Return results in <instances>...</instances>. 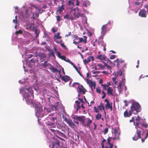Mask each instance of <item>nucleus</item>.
Returning <instances> with one entry per match:
<instances>
[{
	"label": "nucleus",
	"instance_id": "obj_1",
	"mask_svg": "<svg viewBox=\"0 0 148 148\" xmlns=\"http://www.w3.org/2000/svg\"><path fill=\"white\" fill-rule=\"evenodd\" d=\"M57 118L56 113H54L49 114L45 119L46 120H47L45 123L46 126L49 128L53 127L57 121Z\"/></svg>",
	"mask_w": 148,
	"mask_h": 148
},
{
	"label": "nucleus",
	"instance_id": "obj_2",
	"mask_svg": "<svg viewBox=\"0 0 148 148\" xmlns=\"http://www.w3.org/2000/svg\"><path fill=\"white\" fill-rule=\"evenodd\" d=\"M24 91L25 92L23 94V98L25 99L26 103L28 104L32 103L34 98L33 93H31V95H30L29 93V89H24Z\"/></svg>",
	"mask_w": 148,
	"mask_h": 148
},
{
	"label": "nucleus",
	"instance_id": "obj_3",
	"mask_svg": "<svg viewBox=\"0 0 148 148\" xmlns=\"http://www.w3.org/2000/svg\"><path fill=\"white\" fill-rule=\"evenodd\" d=\"M47 111V112H49L50 111H48L47 109H45V107L44 110H43L42 108L40 106H38L36 108V111L35 115L38 117H42L46 115L45 113V111Z\"/></svg>",
	"mask_w": 148,
	"mask_h": 148
},
{
	"label": "nucleus",
	"instance_id": "obj_4",
	"mask_svg": "<svg viewBox=\"0 0 148 148\" xmlns=\"http://www.w3.org/2000/svg\"><path fill=\"white\" fill-rule=\"evenodd\" d=\"M49 147L50 148H64L62 145V143L56 139H54L52 141L49 143Z\"/></svg>",
	"mask_w": 148,
	"mask_h": 148
},
{
	"label": "nucleus",
	"instance_id": "obj_5",
	"mask_svg": "<svg viewBox=\"0 0 148 148\" xmlns=\"http://www.w3.org/2000/svg\"><path fill=\"white\" fill-rule=\"evenodd\" d=\"M131 110L134 112V111H136V113H134L135 114H136L137 112H140L141 111V106L138 103H133L130 107Z\"/></svg>",
	"mask_w": 148,
	"mask_h": 148
},
{
	"label": "nucleus",
	"instance_id": "obj_6",
	"mask_svg": "<svg viewBox=\"0 0 148 148\" xmlns=\"http://www.w3.org/2000/svg\"><path fill=\"white\" fill-rule=\"evenodd\" d=\"M135 128L136 129V132L134 136L133 137L132 139L133 140L136 141L141 138V133L143 129L140 127L137 126H136Z\"/></svg>",
	"mask_w": 148,
	"mask_h": 148
},
{
	"label": "nucleus",
	"instance_id": "obj_7",
	"mask_svg": "<svg viewBox=\"0 0 148 148\" xmlns=\"http://www.w3.org/2000/svg\"><path fill=\"white\" fill-rule=\"evenodd\" d=\"M76 8L77 9V12H76L75 10H74V12H71V14L73 13V14L74 16V17L71 16L69 18L68 15L67 14H66L64 16V18H66V19H70L71 20H74L75 18H78L80 16H83V14H81L80 12L79 11V9L78 8Z\"/></svg>",
	"mask_w": 148,
	"mask_h": 148
},
{
	"label": "nucleus",
	"instance_id": "obj_8",
	"mask_svg": "<svg viewBox=\"0 0 148 148\" xmlns=\"http://www.w3.org/2000/svg\"><path fill=\"white\" fill-rule=\"evenodd\" d=\"M92 121L89 118H86L85 116H83L81 123L83 126L85 127H89L90 124L92 123Z\"/></svg>",
	"mask_w": 148,
	"mask_h": 148
},
{
	"label": "nucleus",
	"instance_id": "obj_9",
	"mask_svg": "<svg viewBox=\"0 0 148 148\" xmlns=\"http://www.w3.org/2000/svg\"><path fill=\"white\" fill-rule=\"evenodd\" d=\"M140 117L138 116L135 119V121H136L134 123L135 126H137L138 127H140V126H142L145 128H147L148 127L147 123L145 122V121H144L143 123L140 122Z\"/></svg>",
	"mask_w": 148,
	"mask_h": 148
},
{
	"label": "nucleus",
	"instance_id": "obj_10",
	"mask_svg": "<svg viewBox=\"0 0 148 148\" xmlns=\"http://www.w3.org/2000/svg\"><path fill=\"white\" fill-rule=\"evenodd\" d=\"M74 84H77L78 85L77 91L78 93L83 95L85 94L86 90L82 85L78 83H75Z\"/></svg>",
	"mask_w": 148,
	"mask_h": 148
},
{
	"label": "nucleus",
	"instance_id": "obj_11",
	"mask_svg": "<svg viewBox=\"0 0 148 148\" xmlns=\"http://www.w3.org/2000/svg\"><path fill=\"white\" fill-rule=\"evenodd\" d=\"M114 66H116L118 68H119L120 66H121L123 68H126V64L124 63V61L122 60L119 62L118 59H117L114 61Z\"/></svg>",
	"mask_w": 148,
	"mask_h": 148
},
{
	"label": "nucleus",
	"instance_id": "obj_12",
	"mask_svg": "<svg viewBox=\"0 0 148 148\" xmlns=\"http://www.w3.org/2000/svg\"><path fill=\"white\" fill-rule=\"evenodd\" d=\"M73 43L75 45L78 44L83 42V38H79L76 35H74L73 36Z\"/></svg>",
	"mask_w": 148,
	"mask_h": 148
},
{
	"label": "nucleus",
	"instance_id": "obj_13",
	"mask_svg": "<svg viewBox=\"0 0 148 148\" xmlns=\"http://www.w3.org/2000/svg\"><path fill=\"white\" fill-rule=\"evenodd\" d=\"M96 58L101 60L102 61V60L107 61V63H108L109 62H110V63H112V62L108 58L105 56L104 55H97L96 57Z\"/></svg>",
	"mask_w": 148,
	"mask_h": 148
},
{
	"label": "nucleus",
	"instance_id": "obj_14",
	"mask_svg": "<svg viewBox=\"0 0 148 148\" xmlns=\"http://www.w3.org/2000/svg\"><path fill=\"white\" fill-rule=\"evenodd\" d=\"M86 82L92 90L95 88L96 84L95 82H92L91 80L87 79Z\"/></svg>",
	"mask_w": 148,
	"mask_h": 148
},
{
	"label": "nucleus",
	"instance_id": "obj_15",
	"mask_svg": "<svg viewBox=\"0 0 148 148\" xmlns=\"http://www.w3.org/2000/svg\"><path fill=\"white\" fill-rule=\"evenodd\" d=\"M41 65L42 68L49 69L51 64L48 63L47 61H45L44 63H42Z\"/></svg>",
	"mask_w": 148,
	"mask_h": 148
},
{
	"label": "nucleus",
	"instance_id": "obj_16",
	"mask_svg": "<svg viewBox=\"0 0 148 148\" xmlns=\"http://www.w3.org/2000/svg\"><path fill=\"white\" fill-rule=\"evenodd\" d=\"M132 112H133L131 110L128 112L127 110H126L124 112V116L125 117H130L132 115Z\"/></svg>",
	"mask_w": 148,
	"mask_h": 148
},
{
	"label": "nucleus",
	"instance_id": "obj_17",
	"mask_svg": "<svg viewBox=\"0 0 148 148\" xmlns=\"http://www.w3.org/2000/svg\"><path fill=\"white\" fill-rule=\"evenodd\" d=\"M107 24L103 25L101 28V34L104 36L107 32Z\"/></svg>",
	"mask_w": 148,
	"mask_h": 148
},
{
	"label": "nucleus",
	"instance_id": "obj_18",
	"mask_svg": "<svg viewBox=\"0 0 148 148\" xmlns=\"http://www.w3.org/2000/svg\"><path fill=\"white\" fill-rule=\"evenodd\" d=\"M106 90H107V93L108 95L112 96L114 95L113 93V89L112 87H108L107 88Z\"/></svg>",
	"mask_w": 148,
	"mask_h": 148
},
{
	"label": "nucleus",
	"instance_id": "obj_19",
	"mask_svg": "<svg viewBox=\"0 0 148 148\" xmlns=\"http://www.w3.org/2000/svg\"><path fill=\"white\" fill-rule=\"evenodd\" d=\"M94 60V57L92 56H89L88 57L87 59H84L83 60V62L85 64H86L89 62H90L91 60L93 61Z\"/></svg>",
	"mask_w": 148,
	"mask_h": 148
},
{
	"label": "nucleus",
	"instance_id": "obj_20",
	"mask_svg": "<svg viewBox=\"0 0 148 148\" xmlns=\"http://www.w3.org/2000/svg\"><path fill=\"white\" fill-rule=\"evenodd\" d=\"M60 33L59 32L57 33L56 35H55V37L54 38L55 41L58 44H59L60 42L58 41L57 39L61 38V37L60 36Z\"/></svg>",
	"mask_w": 148,
	"mask_h": 148
},
{
	"label": "nucleus",
	"instance_id": "obj_21",
	"mask_svg": "<svg viewBox=\"0 0 148 148\" xmlns=\"http://www.w3.org/2000/svg\"><path fill=\"white\" fill-rule=\"evenodd\" d=\"M56 134L58 137H59V136H60L64 138H66V136L63 133L58 130H56Z\"/></svg>",
	"mask_w": 148,
	"mask_h": 148
},
{
	"label": "nucleus",
	"instance_id": "obj_22",
	"mask_svg": "<svg viewBox=\"0 0 148 148\" xmlns=\"http://www.w3.org/2000/svg\"><path fill=\"white\" fill-rule=\"evenodd\" d=\"M105 108L106 110L110 109L111 111H112V103H106L105 106Z\"/></svg>",
	"mask_w": 148,
	"mask_h": 148
},
{
	"label": "nucleus",
	"instance_id": "obj_23",
	"mask_svg": "<svg viewBox=\"0 0 148 148\" xmlns=\"http://www.w3.org/2000/svg\"><path fill=\"white\" fill-rule=\"evenodd\" d=\"M61 78L65 82L69 81L70 80V77L67 75L62 76Z\"/></svg>",
	"mask_w": 148,
	"mask_h": 148
},
{
	"label": "nucleus",
	"instance_id": "obj_24",
	"mask_svg": "<svg viewBox=\"0 0 148 148\" xmlns=\"http://www.w3.org/2000/svg\"><path fill=\"white\" fill-rule=\"evenodd\" d=\"M38 56L40 58V60H42L43 59L46 58L47 57L46 54L43 53H41L39 54Z\"/></svg>",
	"mask_w": 148,
	"mask_h": 148
},
{
	"label": "nucleus",
	"instance_id": "obj_25",
	"mask_svg": "<svg viewBox=\"0 0 148 148\" xmlns=\"http://www.w3.org/2000/svg\"><path fill=\"white\" fill-rule=\"evenodd\" d=\"M111 85V83L110 82H108L107 84H101V86H103L104 90H106L107 88L109 87V86Z\"/></svg>",
	"mask_w": 148,
	"mask_h": 148
},
{
	"label": "nucleus",
	"instance_id": "obj_26",
	"mask_svg": "<svg viewBox=\"0 0 148 148\" xmlns=\"http://www.w3.org/2000/svg\"><path fill=\"white\" fill-rule=\"evenodd\" d=\"M67 123L71 128H75L76 127L75 125L71 119H70Z\"/></svg>",
	"mask_w": 148,
	"mask_h": 148
},
{
	"label": "nucleus",
	"instance_id": "obj_27",
	"mask_svg": "<svg viewBox=\"0 0 148 148\" xmlns=\"http://www.w3.org/2000/svg\"><path fill=\"white\" fill-rule=\"evenodd\" d=\"M146 11L141 10L139 13V15L140 16L143 17H146V15L145 14Z\"/></svg>",
	"mask_w": 148,
	"mask_h": 148
},
{
	"label": "nucleus",
	"instance_id": "obj_28",
	"mask_svg": "<svg viewBox=\"0 0 148 148\" xmlns=\"http://www.w3.org/2000/svg\"><path fill=\"white\" fill-rule=\"evenodd\" d=\"M83 116H78L77 115H75L72 117L73 119L76 120L81 122Z\"/></svg>",
	"mask_w": 148,
	"mask_h": 148
},
{
	"label": "nucleus",
	"instance_id": "obj_29",
	"mask_svg": "<svg viewBox=\"0 0 148 148\" xmlns=\"http://www.w3.org/2000/svg\"><path fill=\"white\" fill-rule=\"evenodd\" d=\"M49 69L51 70V72L54 73H55L58 71V69L57 68H55L51 65L50 67L49 68Z\"/></svg>",
	"mask_w": 148,
	"mask_h": 148
},
{
	"label": "nucleus",
	"instance_id": "obj_30",
	"mask_svg": "<svg viewBox=\"0 0 148 148\" xmlns=\"http://www.w3.org/2000/svg\"><path fill=\"white\" fill-rule=\"evenodd\" d=\"M97 108H99V109L100 110H105V108L104 106V104L102 103H100L99 106H98Z\"/></svg>",
	"mask_w": 148,
	"mask_h": 148
},
{
	"label": "nucleus",
	"instance_id": "obj_31",
	"mask_svg": "<svg viewBox=\"0 0 148 148\" xmlns=\"http://www.w3.org/2000/svg\"><path fill=\"white\" fill-rule=\"evenodd\" d=\"M64 9V5H62L60 7H58V9L57 10V12H59L60 13H61Z\"/></svg>",
	"mask_w": 148,
	"mask_h": 148
},
{
	"label": "nucleus",
	"instance_id": "obj_32",
	"mask_svg": "<svg viewBox=\"0 0 148 148\" xmlns=\"http://www.w3.org/2000/svg\"><path fill=\"white\" fill-rule=\"evenodd\" d=\"M122 85V82H119V83L118 86L117 87L118 90L119 92L121 91L122 90L121 89V87Z\"/></svg>",
	"mask_w": 148,
	"mask_h": 148
},
{
	"label": "nucleus",
	"instance_id": "obj_33",
	"mask_svg": "<svg viewBox=\"0 0 148 148\" xmlns=\"http://www.w3.org/2000/svg\"><path fill=\"white\" fill-rule=\"evenodd\" d=\"M98 67V68H99V70H101L104 69V66H102L101 64H98L96 65Z\"/></svg>",
	"mask_w": 148,
	"mask_h": 148
},
{
	"label": "nucleus",
	"instance_id": "obj_34",
	"mask_svg": "<svg viewBox=\"0 0 148 148\" xmlns=\"http://www.w3.org/2000/svg\"><path fill=\"white\" fill-rule=\"evenodd\" d=\"M101 114H100L98 113L96 115V119L97 120H98L101 118Z\"/></svg>",
	"mask_w": 148,
	"mask_h": 148
},
{
	"label": "nucleus",
	"instance_id": "obj_35",
	"mask_svg": "<svg viewBox=\"0 0 148 148\" xmlns=\"http://www.w3.org/2000/svg\"><path fill=\"white\" fill-rule=\"evenodd\" d=\"M62 118L64 121H65L67 123L71 119H67L66 117L64 116V115L62 116Z\"/></svg>",
	"mask_w": 148,
	"mask_h": 148
},
{
	"label": "nucleus",
	"instance_id": "obj_36",
	"mask_svg": "<svg viewBox=\"0 0 148 148\" xmlns=\"http://www.w3.org/2000/svg\"><path fill=\"white\" fill-rule=\"evenodd\" d=\"M59 42H60L59 44H60V45L61 46L64 48H66V47L64 45V43L62 42V40H61Z\"/></svg>",
	"mask_w": 148,
	"mask_h": 148
},
{
	"label": "nucleus",
	"instance_id": "obj_37",
	"mask_svg": "<svg viewBox=\"0 0 148 148\" xmlns=\"http://www.w3.org/2000/svg\"><path fill=\"white\" fill-rule=\"evenodd\" d=\"M108 127H106L105 128L104 130L102 131V132L103 133V134L105 135L108 132Z\"/></svg>",
	"mask_w": 148,
	"mask_h": 148
},
{
	"label": "nucleus",
	"instance_id": "obj_38",
	"mask_svg": "<svg viewBox=\"0 0 148 148\" xmlns=\"http://www.w3.org/2000/svg\"><path fill=\"white\" fill-rule=\"evenodd\" d=\"M38 60H36L34 58H32L30 60V62L33 64H34L36 62H38Z\"/></svg>",
	"mask_w": 148,
	"mask_h": 148
},
{
	"label": "nucleus",
	"instance_id": "obj_39",
	"mask_svg": "<svg viewBox=\"0 0 148 148\" xmlns=\"http://www.w3.org/2000/svg\"><path fill=\"white\" fill-rule=\"evenodd\" d=\"M49 56H52L53 57H55L54 52L53 51H51L49 53Z\"/></svg>",
	"mask_w": 148,
	"mask_h": 148
},
{
	"label": "nucleus",
	"instance_id": "obj_40",
	"mask_svg": "<svg viewBox=\"0 0 148 148\" xmlns=\"http://www.w3.org/2000/svg\"><path fill=\"white\" fill-rule=\"evenodd\" d=\"M112 139V137H109L107 139V142L108 144H110V139Z\"/></svg>",
	"mask_w": 148,
	"mask_h": 148
},
{
	"label": "nucleus",
	"instance_id": "obj_41",
	"mask_svg": "<svg viewBox=\"0 0 148 148\" xmlns=\"http://www.w3.org/2000/svg\"><path fill=\"white\" fill-rule=\"evenodd\" d=\"M22 34V32L21 30H19L18 31H16L15 32V34L17 35Z\"/></svg>",
	"mask_w": 148,
	"mask_h": 148
},
{
	"label": "nucleus",
	"instance_id": "obj_42",
	"mask_svg": "<svg viewBox=\"0 0 148 148\" xmlns=\"http://www.w3.org/2000/svg\"><path fill=\"white\" fill-rule=\"evenodd\" d=\"M112 80L113 82L114 83V84H115L117 83V82L116 81V77H113L112 78Z\"/></svg>",
	"mask_w": 148,
	"mask_h": 148
},
{
	"label": "nucleus",
	"instance_id": "obj_43",
	"mask_svg": "<svg viewBox=\"0 0 148 148\" xmlns=\"http://www.w3.org/2000/svg\"><path fill=\"white\" fill-rule=\"evenodd\" d=\"M83 37L84 38L83 42L85 43H86L87 41V37L86 36H84Z\"/></svg>",
	"mask_w": 148,
	"mask_h": 148
},
{
	"label": "nucleus",
	"instance_id": "obj_44",
	"mask_svg": "<svg viewBox=\"0 0 148 148\" xmlns=\"http://www.w3.org/2000/svg\"><path fill=\"white\" fill-rule=\"evenodd\" d=\"M57 18V20L58 22H59L61 20L60 19V16L59 15H58L56 16Z\"/></svg>",
	"mask_w": 148,
	"mask_h": 148
},
{
	"label": "nucleus",
	"instance_id": "obj_45",
	"mask_svg": "<svg viewBox=\"0 0 148 148\" xmlns=\"http://www.w3.org/2000/svg\"><path fill=\"white\" fill-rule=\"evenodd\" d=\"M96 91L97 93H100L101 92L100 89L99 87L96 88Z\"/></svg>",
	"mask_w": 148,
	"mask_h": 148
},
{
	"label": "nucleus",
	"instance_id": "obj_46",
	"mask_svg": "<svg viewBox=\"0 0 148 148\" xmlns=\"http://www.w3.org/2000/svg\"><path fill=\"white\" fill-rule=\"evenodd\" d=\"M105 65L106 67L110 71V69H111V66H110L109 65H108L106 64H105Z\"/></svg>",
	"mask_w": 148,
	"mask_h": 148
},
{
	"label": "nucleus",
	"instance_id": "obj_47",
	"mask_svg": "<svg viewBox=\"0 0 148 148\" xmlns=\"http://www.w3.org/2000/svg\"><path fill=\"white\" fill-rule=\"evenodd\" d=\"M75 103L76 104V105L77 106V107L80 106V102H79L78 101L76 100V101H75Z\"/></svg>",
	"mask_w": 148,
	"mask_h": 148
},
{
	"label": "nucleus",
	"instance_id": "obj_48",
	"mask_svg": "<svg viewBox=\"0 0 148 148\" xmlns=\"http://www.w3.org/2000/svg\"><path fill=\"white\" fill-rule=\"evenodd\" d=\"M60 58L62 60H66V57L65 56H61L60 57Z\"/></svg>",
	"mask_w": 148,
	"mask_h": 148
},
{
	"label": "nucleus",
	"instance_id": "obj_49",
	"mask_svg": "<svg viewBox=\"0 0 148 148\" xmlns=\"http://www.w3.org/2000/svg\"><path fill=\"white\" fill-rule=\"evenodd\" d=\"M35 34H36V37H37L39 35V33H38V30L36 29L35 30Z\"/></svg>",
	"mask_w": 148,
	"mask_h": 148
},
{
	"label": "nucleus",
	"instance_id": "obj_50",
	"mask_svg": "<svg viewBox=\"0 0 148 148\" xmlns=\"http://www.w3.org/2000/svg\"><path fill=\"white\" fill-rule=\"evenodd\" d=\"M94 111L96 113H98L99 112V110L96 108V107H94Z\"/></svg>",
	"mask_w": 148,
	"mask_h": 148
},
{
	"label": "nucleus",
	"instance_id": "obj_51",
	"mask_svg": "<svg viewBox=\"0 0 148 148\" xmlns=\"http://www.w3.org/2000/svg\"><path fill=\"white\" fill-rule=\"evenodd\" d=\"M115 58L116 56L115 55H111L110 58V59H114Z\"/></svg>",
	"mask_w": 148,
	"mask_h": 148
},
{
	"label": "nucleus",
	"instance_id": "obj_52",
	"mask_svg": "<svg viewBox=\"0 0 148 148\" xmlns=\"http://www.w3.org/2000/svg\"><path fill=\"white\" fill-rule=\"evenodd\" d=\"M75 68V70H76V71L77 72L80 74V75H81V73L79 71V70L78 69V68H77V66H76Z\"/></svg>",
	"mask_w": 148,
	"mask_h": 148
},
{
	"label": "nucleus",
	"instance_id": "obj_53",
	"mask_svg": "<svg viewBox=\"0 0 148 148\" xmlns=\"http://www.w3.org/2000/svg\"><path fill=\"white\" fill-rule=\"evenodd\" d=\"M52 30L53 33H55L57 31V29H55L54 28H52Z\"/></svg>",
	"mask_w": 148,
	"mask_h": 148
},
{
	"label": "nucleus",
	"instance_id": "obj_54",
	"mask_svg": "<svg viewBox=\"0 0 148 148\" xmlns=\"http://www.w3.org/2000/svg\"><path fill=\"white\" fill-rule=\"evenodd\" d=\"M57 56L59 58H60L61 56V53L59 52H57Z\"/></svg>",
	"mask_w": 148,
	"mask_h": 148
},
{
	"label": "nucleus",
	"instance_id": "obj_55",
	"mask_svg": "<svg viewBox=\"0 0 148 148\" xmlns=\"http://www.w3.org/2000/svg\"><path fill=\"white\" fill-rule=\"evenodd\" d=\"M78 99L80 101V102L82 103H84V101H83V99L79 97L78 98Z\"/></svg>",
	"mask_w": 148,
	"mask_h": 148
},
{
	"label": "nucleus",
	"instance_id": "obj_56",
	"mask_svg": "<svg viewBox=\"0 0 148 148\" xmlns=\"http://www.w3.org/2000/svg\"><path fill=\"white\" fill-rule=\"evenodd\" d=\"M68 4L69 5H70L71 4H73V2L69 0L68 1Z\"/></svg>",
	"mask_w": 148,
	"mask_h": 148
},
{
	"label": "nucleus",
	"instance_id": "obj_57",
	"mask_svg": "<svg viewBox=\"0 0 148 148\" xmlns=\"http://www.w3.org/2000/svg\"><path fill=\"white\" fill-rule=\"evenodd\" d=\"M76 5L77 6H78L79 5V2L78 0H76Z\"/></svg>",
	"mask_w": 148,
	"mask_h": 148
},
{
	"label": "nucleus",
	"instance_id": "obj_58",
	"mask_svg": "<svg viewBox=\"0 0 148 148\" xmlns=\"http://www.w3.org/2000/svg\"><path fill=\"white\" fill-rule=\"evenodd\" d=\"M100 73V72L98 71H93V74L99 73Z\"/></svg>",
	"mask_w": 148,
	"mask_h": 148
},
{
	"label": "nucleus",
	"instance_id": "obj_59",
	"mask_svg": "<svg viewBox=\"0 0 148 148\" xmlns=\"http://www.w3.org/2000/svg\"><path fill=\"white\" fill-rule=\"evenodd\" d=\"M147 132L146 133V136L145 137V139H146L148 136V129L147 130Z\"/></svg>",
	"mask_w": 148,
	"mask_h": 148
},
{
	"label": "nucleus",
	"instance_id": "obj_60",
	"mask_svg": "<svg viewBox=\"0 0 148 148\" xmlns=\"http://www.w3.org/2000/svg\"><path fill=\"white\" fill-rule=\"evenodd\" d=\"M57 72L59 73L60 75V77L61 78V77H62L61 75L60 74L61 70L60 69V70H58V71Z\"/></svg>",
	"mask_w": 148,
	"mask_h": 148
},
{
	"label": "nucleus",
	"instance_id": "obj_61",
	"mask_svg": "<svg viewBox=\"0 0 148 148\" xmlns=\"http://www.w3.org/2000/svg\"><path fill=\"white\" fill-rule=\"evenodd\" d=\"M134 4L137 5H139L140 4V3L139 2H134Z\"/></svg>",
	"mask_w": 148,
	"mask_h": 148
},
{
	"label": "nucleus",
	"instance_id": "obj_62",
	"mask_svg": "<svg viewBox=\"0 0 148 148\" xmlns=\"http://www.w3.org/2000/svg\"><path fill=\"white\" fill-rule=\"evenodd\" d=\"M104 101L106 102V103H110L108 100L107 99H105Z\"/></svg>",
	"mask_w": 148,
	"mask_h": 148
},
{
	"label": "nucleus",
	"instance_id": "obj_63",
	"mask_svg": "<svg viewBox=\"0 0 148 148\" xmlns=\"http://www.w3.org/2000/svg\"><path fill=\"white\" fill-rule=\"evenodd\" d=\"M103 81L102 79H100L99 81V84H102V83H103Z\"/></svg>",
	"mask_w": 148,
	"mask_h": 148
},
{
	"label": "nucleus",
	"instance_id": "obj_64",
	"mask_svg": "<svg viewBox=\"0 0 148 148\" xmlns=\"http://www.w3.org/2000/svg\"><path fill=\"white\" fill-rule=\"evenodd\" d=\"M13 23H17V20L16 19H14L13 20Z\"/></svg>",
	"mask_w": 148,
	"mask_h": 148
}]
</instances>
